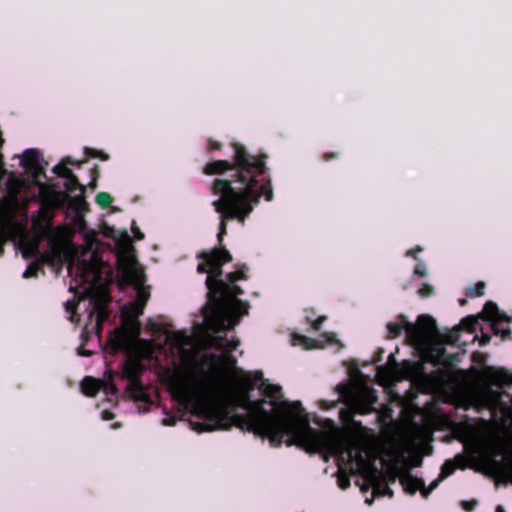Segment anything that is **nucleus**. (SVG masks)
Here are the masks:
<instances>
[{
  "instance_id": "obj_54",
  "label": "nucleus",
  "mask_w": 512,
  "mask_h": 512,
  "mask_svg": "<svg viewBox=\"0 0 512 512\" xmlns=\"http://www.w3.org/2000/svg\"><path fill=\"white\" fill-rule=\"evenodd\" d=\"M131 312H132V315L134 317H138V316L141 315L140 313H138L139 312V308H135V303H133V305L131 307Z\"/></svg>"
},
{
  "instance_id": "obj_44",
  "label": "nucleus",
  "mask_w": 512,
  "mask_h": 512,
  "mask_svg": "<svg viewBox=\"0 0 512 512\" xmlns=\"http://www.w3.org/2000/svg\"><path fill=\"white\" fill-rule=\"evenodd\" d=\"M132 231H133L134 236H135V238L137 240H143L144 239V234L140 231V229L138 227H133Z\"/></svg>"
},
{
  "instance_id": "obj_51",
  "label": "nucleus",
  "mask_w": 512,
  "mask_h": 512,
  "mask_svg": "<svg viewBox=\"0 0 512 512\" xmlns=\"http://www.w3.org/2000/svg\"><path fill=\"white\" fill-rule=\"evenodd\" d=\"M383 353H384V349L382 348H379L378 351H377V356L374 358V362H379L381 361L382 359V356H383Z\"/></svg>"
},
{
  "instance_id": "obj_9",
  "label": "nucleus",
  "mask_w": 512,
  "mask_h": 512,
  "mask_svg": "<svg viewBox=\"0 0 512 512\" xmlns=\"http://www.w3.org/2000/svg\"><path fill=\"white\" fill-rule=\"evenodd\" d=\"M63 205V201L60 197V194L56 192H49L42 196L41 208L39 210V215L45 219L50 221L52 219V211L55 209L61 208Z\"/></svg>"
},
{
  "instance_id": "obj_49",
  "label": "nucleus",
  "mask_w": 512,
  "mask_h": 512,
  "mask_svg": "<svg viewBox=\"0 0 512 512\" xmlns=\"http://www.w3.org/2000/svg\"><path fill=\"white\" fill-rule=\"evenodd\" d=\"M422 462H423L422 458H421V457H419V456H417V457H415V458L412 460V466H413V467H419V466H421V465H422Z\"/></svg>"
},
{
  "instance_id": "obj_1",
  "label": "nucleus",
  "mask_w": 512,
  "mask_h": 512,
  "mask_svg": "<svg viewBox=\"0 0 512 512\" xmlns=\"http://www.w3.org/2000/svg\"><path fill=\"white\" fill-rule=\"evenodd\" d=\"M166 385L180 404H191L190 421L198 432L229 430L233 426L255 436L268 439L272 447L296 445L310 453L327 450L330 438L310 426L308 414L300 401L277 403L265 398L251 400L250 393L262 380V371L241 372L235 375V386L224 390L219 381L208 374L197 381L194 373L177 367L167 369Z\"/></svg>"
},
{
  "instance_id": "obj_37",
  "label": "nucleus",
  "mask_w": 512,
  "mask_h": 512,
  "mask_svg": "<svg viewBox=\"0 0 512 512\" xmlns=\"http://www.w3.org/2000/svg\"><path fill=\"white\" fill-rule=\"evenodd\" d=\"M221 147H222V145L219 142H217L213 139L208 140V145H207L208 151L212 152L215 150H220Z\"/></svg>"
},
{
  "instance_id": "obj_46",
  "label": "nucleus",
  "mask_w": 512,
  "mask_h": 512,
  "mask_svg": "<svg viewBox=\"0 0 512 512\" xmlns=\"http://www.w3.org/2000/svg\"><path fill=\"white\" fill-rule=\"evenodd\" d=\"M442 481V479L438 476L437 479L433 480L430 485L428 486L429 489H431V491H433L434 489H436L439 485V483Z\"/></svg>"
},
{
  "instance_id": "obj_20",
  "label": "nucleus",
  "mask_w": 512,
  "mask_h": 512,
  "mask_svg": "<svg viewBox=\"0 0 512 512\" xmlns=\"http://www.w3.org/2000/svg\"><path fill=\"white\" fill-rule=\"evenodd\" d=\"M65 179H66L65 189H66L67 194L73 193L76 190L85 192V186L79 182L78 177L74 173H71Z\"/></svg>"
},
{
  "instance_id": "obj_48",
  "label": "nucleus",
  "mask_w": 512,
  "mask_h": 512,
  "mask_svg": "<svg viewBox=\"0 0 512 512\" xmlns=\"http://www.w3.org/2000/svg\"><path fill=\"white\" fill-rule=\"evenodd\" d=\"M175 423H176L175 418H164L163 419V424L166 426H172V425H175Z\"/></svg>"
},
{
  "instance_id": "obj_34",
  "label": "nucleus",
  "mask_w": 512,
  "mask_h": 512,
  "mask_svg": "<svg viewBox=\"0 0 512 512\" xmlns=\"http://www.w3.org/2000/svg\"><path fill=\"white\" fill-rule=\"evenodd\" d=\"M414 274L419 277H424L427 275V269L424 263H418L414 268Z\"/></svg>"
},
{
  "instance_id": "obj_3",
  "label": "nucleus",
  "mask_w": 512,
  "mask_h": 512,
  "mask_svg": "<svg viewBox=\"0 0 512 512\" xmlns=\"http://www.w3.org/2000/svg\"><path fill=\"white\" fill-rule=\"evenodd\" d=\"M143 370L144 367L139 360L129 358L123 365L122 376L129 382L127 386L129 396L134 401L148 403L149 396L140 379Z\"/></svg>"
},
{
  "instance_id": "obj_5",
  "label": "nucleus",
  "mask_w": 512,
  "mask_h": 512,
  "mask_svg": "<svg viewBox=\"0 0 512 512\" xmlns=\"http://www.w3.org/2000/svg\"><path fill=\"white\" fill-rule=\"evenodd\" d=\"M479 317L491 324V328L495 335H501L503 339L511 336V329L509 327L501 328L502 323L510 322V317L504 312H501L497 304L493 301H487L483 307Z\"/></svg>"
},
{
  "instance_id": "obj_56",
  "label": "nucleus",
  "mask_w": 512,
  "mask_h": 512,
  "mask_svg": "<svg viewBox=\"0 0 512 512\" xmlns=\"http://www.w3.org/2000/svg\"><path fill=\"white\" fill-rule=\"evenodd\" d=\"M97 181H98V179H96V177H92L91 182L89 183V186L91 188H93V189L96 188L97 187Z\"/></svg>"
},
{
  "instance_id": "obj_45",
  "label": "nucleus",
  "mask_w": 512,
  "mask_h": 512,
  "mask_svg": "<svg viewBox=\"0 0 512 512\" xmlns=\"http://www.w3.org/2000/svg\"><path fill=\"white\" fill-rule=\"evenodd\" d=\"M388 364L392 367H398V362L395 358V355L393 353H391L389 356H388Z\"/></svg>"
},
{
  "instance_id": "obj_55",
  "label": "nucleus",
  "mask_w": 512,
  "mask_h": 512,
  "mask_svg": "<svg viewBox=\"0 0 512 512\" xmlns=\"http://www.w3.org/2000/svg\"><path fill=\"white\" fill-rule=\"evenodd\" d=\"M173 338H174L173 339L174 342L178 344V343H180L182 341L183 336L180 335V333L177 332V333L174 334Z\"/></svg>"
},
{
  "instance_id": "obj_15",
  "label": "nucleus",
  "mask_w": 512,
  "mask_h": 512,
  "mask_svg": "<svg viewBox=\"0 0 512 512\" xmlns=\"http://www.w3.org/2000/svg\"><path fill=\"white\" fill-rule=\"evenodd\" d=\"M212 345L217 350L230 353L238 348L240 341L234 337L231 340H228L226 337L214 336L212 338Z\"/></svg>"
},
{
  "instance_id": "obj_31",
  "label": "nucleus",
  "mask_w": 512,
  "mask_h": 512,
  "mask_svg": "<svg viewBox=\"0 0 512 512\" xmlns=\"http://www.w3.org/2000/svg\"><path fill=\"white\" fill-rule=\"evenodd\" d=\"M374 411V408L370 404H359L354 408V412L357 414H368Z\"/></svg>"
},
{
  "instance_id": "obj_10",
  "label": "nucleus",
  "mask_w": 512,
  "mask_h": 512,
  "mask_svg": "<svg viewBox=\"0 0 512 512\" xmlns=\"http://www.w3.org/2000/svg\"><path fill=\"white\" fill-rule=\"evenodd\" d=\"M131 278L137 290V299L134 302L135 308H139L138 313L143 314L144 307L146 306L150 298V292L146 288L142 287V279L140 278V275H138L137 272H134L131 275Z\"/></svg>"
},
{
  "instance_id": "obj_63",
  "label": "nucleus",
  "mask_w": 512,
  "mask_h": 512,
  "mask_svg": "<svg viewBox=\"0 0 512 512\" xmlns=\"http://www.w3.org/2000/svg\"><path fill=\"white\" fill-rule=\"evenodd\" d=\"M366 502H367L368 504H371V503L373 502V500L366 499Z\"/></svg>"
},
{
  "instance_id": "obj_27",
  "label": "nucleus",
  "mask_w": 512,
  "mask_h": 512,
  "mask_svg": "<svg viewBox=\"0 0 512 512\" xmlns=\"http://www.w3.org/2000/svg\"><path fill=\"white\" fill-rule=\"evenodd\" d=\"M337 484L342 490L349 488L351 484L349 475L339 470L337 473Z\"/></svg>"
},
{
  "instance_id": "obj_35",
  "label": "nucleus",
  "mask_w": 512,
  "mask_h": 512,
  "mask_svg": "<svg viewBox=\"0 0 512 512\" xmlns=\"http://www.w3.org/2000/svg\"><path fill=\"white\" fill-rule=\"evenodd\" d=\"M7 241V236L5 231L0 228V257L4 254V245Z\"/></svg>"
},
{
  "instance_id": "obj_62",
  "label": "nucleus",
  "mask_w": 512,
  "mask_h": 512,
  "mask_svg": "<svg viewBox=\"0 0 512 512\" xmlns=\"http://www.w3.org/2000/svg\"><path fill=\"white\" fill-rule=\"evenodd\" d=\"M122 234H123V236H124L125 238H129V235H128V233H127V231H126V230H124Z\"/></svg>"
},
{
  "instance_id": "obj_50",
  "label": "nucleus",
  "mask_w": 512,
  "mask_h": 512,
  "mask_svg": "<svg viewBox=\"0 0 512 512\" xmlns=\"http://www.w3.org/2000/svg\"><path fill=\"white\" fill-rule=\"evenodd\" d=\"M476 504H477V502H476V501H473V502H464V503H463V506H464V508H465V509H467V510H473Z\"/></svg>"
},
{
  "instance_id": "obj_7",
  "label": "nucleus",
  "mask_w": 512,
  "mask_h": 512,
  "mask_svg": "<svg viewBox=\"0 0 512 512\" xmlns=\"http://www.w3.org/2000/svg\"><path fill=\"white\" fill-rule=\"evenodd\" d=\"M40 153L37 149H27L20 160V165L32 177L36 186L42 187L41 178H46L45 169L39 164Z\"/></svg>"
},
{
  "instance_id": "obj_43",
  "label": "nucleus",
  "mask_w": 512,
  "mask_h": 512,
  "mask_svg": "<svg viewBox=\"0 0 512 512\" xmlns=\"http://www.w3.org/2000/svg\"><path fill=\"white\" fill-rule=\"evenodd\" d=\"M490 340H491L490 335L482 334V336H481V338L479 340V344H480V346H485V345H487L490 342Z\"/></svg>"
},
{
  "instance_id": "obj_59",
  "label": "nucleus",
  "mask_w": 512,
  "mask_h": 512,
  "mask_svg": "<svg viewBox=\"0 0 512 512\" xmlns=\"http://www.w3.org/2000/svg\"><path fill=\"white\" fill-rule=\"evenodd\" d=\"M496 511L497 512H505L502 506H498Z\"/></svg>"
},
{
  "instance_id": "obj_8",
  "label": "nucleus",
  "mask_w": 512,
  "mask_h": 512,
  "mask_svg": "<svg viewBox=\"0 0 512 512\" xmlns=\"http://www.w3.org/2000/svg\"><path fill=\"white\" fill-rule=\"evenodd\" d=\"M485 374L488 380L498 388L512 386V373L505 368L488 366L485 368Z\"/></svg>"
},
{
  "instance_id": "obj_28",
  "label": "nucleus",
  "mask_w": 512,
  "mask_h": 512,
  "mask_svg": "<svg viewBox=\"0 0 512 512\" xmlns=\"http://www.w3.org/2000/svg\"><path fill=\"white\" fill-rule=\"evenodd\" d=\"M197 259H201L202 262L198 264L197 266V273L199 274H207V276L209 275V269H210V262L208 260V258L205 256V257H199V253L197 254L196 256Z\"/></svg>"
},
{
  "instance_id": "obj_24",
  "label": "nucleus",
  "mask_w": 512,
  "mask_h": 512,
  "mask_svg": "<svg viewBox=\"0 0 512 512\" xmlns=\"http://www.w3.org/2000/svg\"><path fill=\"white\" fill-rule=\"evenodd\" d=\"M486 284L482 281L477 282L476 284L469 286L465 289V295L469 298L480 297L485 293Z\"/></svg>"
},
{
  "instance_id": "obj_58",
  "label": "nucleus",
  "mask_w": 512,
  "mask_h": 512,
  "mask_svg": "<svg viewBox=\"0 0 512 512\" xmlns=\"http://www.w3.org/2000/svg\"><path fill=\"white\" fill-rule=\"evenodd\" d=\"M355 459H356L357 461H359V462H362V461H363V457H362V455H361L360 453H356V454H355Z\"/></svg>"
},
{
  "instance_id": "obj_14",
  "label": "nucleus",
  "mask_w": 512,
  "mask_h": 512,
  "mask_svg": "<svg viewBox=\"0 0 512 512\" xmlns=\"http://www.w3.org/2000/svg\"><path fill=\"white\" fill-rule=\"evenodd\" d=\"M465 459L462 455H457L453 460H446L441 467L439 477L444 480L452 475L457 468H464Z\"/></svg>"
},
{
  "instance_id": "obj_41",
  "label": "nucleus",
  "mask_w": 512,
  "mask_h": 512,
  "mask_svg": "<svg viewBox=\"0 0 512 512\" xmlns=\"http://www.w3.org/2000/svg\"><path fill=\"white\" fill-rule=\"evenodd\" d=\"M418 490L420 491L421 496L425 499L428 498V496L432 492L431 489H429L428 487L425 486L424 481H423V485Z\"/></svg>"
},
{
  "instance_id": "obj_60",
  "label": "nucleus",
  "mask_w": 512,
  "mask_h": 512,
  "mask_svg": "<svg viewBox=\"0 0 512 512\" xmlns=\"http://www.w3.org/2000/svg\"><path fill=\"white\" fill-rule=\"evenodd\" d=\"M466 302H467V301H466L465 299H460V300H459V303H460V305H462V306H463V305H465V304H466Z\"/></svg>"
},
{
  "instance_id": "obj_38",
  "label": "nucleus",
  "mask_w": 512,
  "mask_h": 512,
  "mask_svg": "<svg viewBox=\"0 0 512 512\" xmlns=\"http://www.w3.org/2000/svg\"><path fill=\"white\" fill-rule=\"evenodd\" d=\"M421 251H422V248L420 246H415L414 248H411L406 252V256L413 257L414 259H417V254Z\"/></svg>"
},
{
  "instance_id": "obj_22",
  "label": "nucleus",
  "mask_w": 512,
  "mask_h": 512,
  "mask_svg": "<svg viewBox=\"0 0 512 512\" xmlns=\"http://www.w3.org/2000/svg\"><path fill=\"white\" fill-rule=\"evenodd\" d=\"M399 322H389L387 324L388 337L391 339L397 338L401 335L402 331L405 330V324L398 317Z\"/></svg>"
},
{
  "instance_id": "obj_2",
  "label": "nucleus",
  "mask_w": 512,
  "mask_h": 512,
  "mask_svg": "<svg viewBox=\"0 0 512 512\" xmlns=\"http://www.w3.org/2000/svg\"><path fill=\"white\" fill-rule=\"evenodd\" d=\"M234 150L233 161L214 160L208 162L204 168L205 175L222 176L232 172L230 177L215 178L211 184L213 195L219 196L212 205L220 216L217 238L220 246L209 251L199 252V257H207L210 262L209 275L206 277L208 313L206 319L211 329L216 332L227 330L225 325L224 294L230 286L226 279H222L223 265L232 261V255L221 244L227 234V222L237 220L244 225L246 219L253 212L254 207L260 203L261 197L268 202L273 200V189L270 178H262L267 171L265 154L252 155L240 143L232 144Z\"/></svg>"
},
{
  "instance_id": "obj_12",
  "label": "nucleus",
  "mask_w": 512,
  "mask_h": 512,
  "mask_svg": "<svg viewBox=\"0 0 512 512\" xmlns=\"http://www.w3.org/2000/svg\"><path fill=\"white\" fill-rule=\"evenodd\" d=\"M96 315L95 328L97 333L100 334L102 330V324L109 318V310L105 303L97 301L93 304V310L90 312V318Z\"/></svg>"
},
{
  "instance_id": "obj_25",
  "label": "nucleus",
  "mask_w": 512,
  "mask_h": 512,
  "mask_svg": "<svg viewBox=\"0 0 512 512\" xmlns=\"http://www.w3.org/2000/svg\"><path fill=\"white\" fill-rule=\"evenodd\" d=\"M113 201H114L113 197L107 192H100L96 196V203L102 209H107L112 204Z\"/></svg>"
},
{
  "instance_id": "obj_36",
  "label": "nucleus",
  "mask_w": 512,
  "mask_h": 512,
  "mask_svg": "<svg viewBox=\"0 0 512 512\" xmlns=\"http://www.w3.org/2000/svg\"><path fill=\"white\" fill-rule=\"evenodd\" d=\"M82 338H83V340H82V346H84V345H85V342H86V340H87V339L85 338V333H84V332L82 333ZM78 354H79L80 356H91V355H92V351H90V350H86V349H84L83 347H80V348L78 349Z\"/></svg>"
},
{
  "instance_id": "obj_42",
  "label": "nucleus",
  "mask_w": 512,
  "mask_h": 512,
  "mask_svg": "<svg viewBox=\"0 0 512 512\" xmlns=\"http://www.w3.org/2000/svg\"><path fill=\"white\" fill-rule=\"evenodd\" d=\"M107 392L113 395L117 394L118 392V389L112 380L107 384Z\"/></svg>"
},
{
  "instance_id": "obj_6",
  "label": "nucleus",
  "mask_w": 512,
  "mask_h": 512,
  "mask_svg": "<svg viewBox=\"0 0 512 512\" xmlns=\"http://www.w3.org/2000/svg\"><path fill=\"white\" fill-rule=\"evenodd\" d=\"M246 266L236 271L226 274V282L230 286L229 291L224 294L223 301H225V325L227 330L232 327V323L228 319V310L232 303H242L237 297L244 294L243 289L237 285V281L246 280Z\"/></svg>"
},
{
  "instance_id": "obj_21",
  "label": "nucleus",
  "mask_w": 512,
  "mask_h": 512,
  "mask_svg": "<svg viewBox=\"0 0 512 512\" xmlns=\"http://www.w3.org/2000/svg\"><path fill=\"white\" fill-rule=\"evenodd\" d=\"M327 320L326 316H319L315 318V311L309 310L306 312V321L311 325L312 329L319 331L322 324Z\"/></svg>"
},
{
  "instance_id": "obj_32",
  "label": "nucleus",
  "mask_w": 512,
  "mask_h": 512,
  "mask_svg": "<svg viewBox=\"0 0 512 512\" xmlns=\"http://www.w3.org/2000/svg\"><path fill=\"white\" fill-rule=\"evenodd\" d=\"M373 493L375 495H381V496H384V495H388L389 497L393 496V491L388 486L381 487L380 485H378V486L374 487Z\"/></svg>"
},
{
  "instance_id": "obj_29",
  "label": "nucleus",
  "mask_w": 512,
  "mask_h": 512,
  "mask_svg": "<svg viewBox=\"0 0 512 512\" xmlns=\"http://www.w3.org/2000/svg\"><path fill=\"white\" fill-rule=\"evenodd\" d=\"M40 270L38 263H31L23 273V278L37 277Z\"/></svg>"
},
{
  "instance_id": "obj_52",
  "label": "nucleus",
  "mask_w": 512,
  "mask_h": 512,
  "mask_svg": "<svg viewBox=\"0 0 512 512\" xmlns=\"http://www.w3.org/2000/svg\"><path fill=\"white\" fill-rule=\"evenodd\" d=\"M337 390L341 395H344L345 393L348 392V387L345 385H338Z\"/></svg>"
},
{
  "instance_id": "obj_17",
  "label": "nucleus",
  "mask_w": 512,
  "mask_h": 512,
  "mask_svg": "<svg viewBox=\"0 0 512 512\" xmlns=\"http://www.w3.org/2000/svg\"><path fill=\"white\" fill-rule=\"evenodd\" d=\"M102 382L92 376H86L81 382V390L83 394L94 397L100 391Z\"/></svg>"
},
{
  "instance_id": "obj_61",
  "label": "nucleus",
  "mask_w": 512,
  "mask_h": 512,
  "mask_svg": "<svg viewBox=\"0 0 512 512\" xmlns=\"http://www.w3.org/2000/svg\"><path fill=\"white\" fill-rule=\"evenodd\" d=\"M43 258H45V262H47V261L49 260V258H50V255H49V254H45V255L43 256Z\"/></svg>"
},
{
  "instance_id": "obj_30",
  "label": "nucleus",
  "mask_w": 512,
  "mask_h": 512,
  "mask_svg": "<svg viewBox=\"0 0 512 512\" xmlns=\"http://www.w3.org/2000/svg\"><path fill=\"white\" fill-rule=\"evenodd\" d=\"M418 294L422 298L430 297L434 294V288L429 284H422V286L418 289Z\"/></svg>"
},
{
  "instance_id": "obj_11",
  "label": "nucleus",
  "mask_w": 512,
  "mask_h": 512,
  "mask_svg": "<svg viewBox=\"0 0 512 512\" xmlns=\"http://www.w3.org/2000/svg\"><path fill=\"white\" fill-rule=\"evenodd\" d=\"M400 484L405 493L414 495L423 485V479L413 476L409 471L403 472L399 476Z\"/></svg>"
},
{
  "instance_id": "obj_23",
  "label": "nucleus",
  "mask_w": 512,
  "mask_h": 512,
  "mask_svg": "<svg viewBox=\"0 0 512 512\" xmlns=\"http://www.w3.org/2000/svg\"><path fill=\"white\" fill-rule=\"evenodd\" d=\"M478 325V317L474 315H468L464 317L460 322V328L470 333L475 332Z\"/></svg>"
},
{
  "instance_id": "obj_26",
  "label": "nucleus",
  "mask_w": 512,
  "mask_h": 512,
  "mask_svg": "<svg viewBox=\"0 0 512 512\" xmlns=\"http://www.w3.org/2000/svg\"><path fill=\"white\" fill-rule=\"evenodd\" d=\"M85 155L89 158H99L102 161H107L110 158L106 152L89 147L85 148Z\"/></svg>"
},
{
  "instance_id": "obj_39",
  "label": "nucleus",
  "mask_w": 512,
  "mask_h": 512,
  "mask_svg": "<svg viewBox=\"0 0 512 512\" xmlns=\"http://www.w3.org/2000/svg\"><path fill=\"white\" fill-rule=\"evenodd\" d=\"M77 304L74 301L68 300L65 302V309L68 313H75Z\"/></svg>"
},
{
  "instance_id": "obj_53",
  "label": "nucleus",
  "mask_w": 512,
  "mask_h": 512,
  "mask_svg": "<svg viewBox=\"0 0 512 512\" xmlns=\"http://www.w3.org/2000/svg\"><path fill=\"white\" fill-rule=\"evenodd\" d=\"M102 415L105 420H111L114 416L112 412L107 410L103 411Z\"/></svg>"
},
{
  "instance_id": "obj_47",
  "label": "nucleus",
  "mask_w": 512,
  "mask_h": 512,
  "mask_svg": "<svg viewBox=\"0 0 512 512\" xmlns=\"http://www.w3.org/2000/svg\"><path fill=\"white\" fill-rule=\"evenodd\" d=\"M100 176V170L98 165H94V167L91 169V177H96L98 179Z\"/></svg>"
},
{
  "instance_id": "obj_4",
  "label": "nucleus",
  "mask_w": 512,
  "mask_h": 512,
  "mask_svg": "<svg viewBox=\"0 0 512 512\" xmlns=\"http://www.w3.org/2000/svg\"><path fill=\"white\" fill-rule=\"evenodd\" d=\"M400 319L404 322L407 338L412 343H418L426 336L437 331L435 319L427 314L420 315L418 317L417 325L409 322L407 317L404 315H400Z\"/></svg>"
},
{
  "instance_id": "obj_57",
  "label": "nucleus",
  "mask_w": 512,
  "mask_h": 512,
  "mask_svg": "<svg viewBox=\"0 0 512 512\" xmlns=\"http://www.w3.org/2000/svg\"><path fill=\"white\" fill-rule=\"evenodd\" d=\"M109 230L110 231L106 232L105 235L116 239V236L114 235V233H115L114 229H109Z\"/></svg>"
},
{
  "instance_id": "obj_18",
  "label": "nucleus",
  "mask_w": 512,
  "mask_h": 512,
  "mask_svg": "<svg viewBox=\"0 0 512 512\" xmlns=\"http://www.w3.org/2000/svg\"><path fill=\"white\" fill-rule=\"evenodd\" d=\"M205 360H208L211 362V365L214 366V362L219 361L221 364L229 366V367H235L237 363V359L235 356H233L230 353H225L222 355H215V354H209L204 357Z\"/></svg>"
},
{
  "instance_id": "obj_33",
  "label": "nucleus",
  "mask_w": 512,
  "mask_h": 512,
  "mask_svg": "<svg viewBox=\"0 0 512 512\" xmlns=\"http://www.w3.org/2000/svg\"><path fill=\"white\" fill-rule=\"evenodd\" d=\"M39 254V243H30L28 249L24 251V257L35 256Z\"/></svg>"
},
{
  "instance_id": "obj_13",
  "label": "nucleus",
  "mask_w": 512,
  "mask_h": 512,
  "mask_svg": "<svg viewBox=\"0 0 512 512\" xmlns=\"http://www.w3.org/2000/svg\"><path fill=\"white\" fill-rule=\"evenodd\" d=\"M67 198H69V208L74 210L78 217L83 218L84 214L89 210L88 203L85 200V192H82L79 195L70 196L69 194H65Z\"/></svg>"
},
{
  "instance_id": "obj_16",
  "label": "nucleus",
  "mask_w": 512,
  "mask_h": 512,
  "mask_svg": "<svg viewBox=\"0 0 512 512\" xmlns=\"http://www.w3.org/2000/svg\"><path fill=\"white\" fill-rule=\"evenodd\" d=\"M261 384L258 389L260 392L267 398H270L269 401H276L277 403H281L282 401L278 400V397L281 394V387L278 385L270 384L262 377L260 380Z\"/></svg>"
},
{
  "instance_id": "obj_40",
  "label": "nucleus",
  "mask_w": 512,
  "mask_h": 512,
  "mask_svg": "<svg viewBox=\"0 0 512 512\" xmlns=\"http://www.w3.org/2000/svg\"><path fill=\"white\" fill-rule=\"evenodd\" d=\"M339 157L338 152H327L323 154V160L328 162Z\"/></svg>"
},
{
  "instance_id": "obj_19",
  "label": "nucleus",
  "mask_w": 512,
  "mask_h": 512,
  "mask_svg": "<svg viewBox=\"0 0 512 512\" xmlns=\"http://www.w3.org/2000/svg\"><path fill=\"white\" fill-rule=\"evenodd\" d=\"M68 164L75 165V161L69 157L64 158L61 163L57 164L53 168V172L59 177H68L71 173H73V171L67 167Z\"/></svg>"
}]
</instances>
